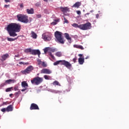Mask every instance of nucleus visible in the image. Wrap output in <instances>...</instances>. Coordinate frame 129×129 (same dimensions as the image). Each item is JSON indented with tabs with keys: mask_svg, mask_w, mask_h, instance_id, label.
Wrapping results in <instances>:
<instances>
[{
	"mask_svg": "<svg viewBox=\"0 0 129 129\" xmlns=\"http://www.w3.org/2000/svg\"><path fill=\"white\" fill-rule=\"evenodd\" d=\"M21 25L17 23H11L7 27V30L11 37H15L18 35L16 32H20Z\"/></svg>",
	"mask_w": 129,
	"mask_h": 129,
	"instance_id": "1",
	"label": "nucleus"
},
{
	"mask_svg": "<svg viewBox=\"0 0 129 129\" xmlns=\"http://www.w3.org/2000/svg\"><path fill=\"white\" fill-rule=\"evenodd\" d=\"M54 36L55 37V41L59 43L64 44L65 40L64 38L62 37V32L56 31L54 33Z\"/></svg>",
	"mask_w": 129,
	"mask_h": 129,
	"instance_id": "2",
	"label": "nucleus"
},
{
	"mask_svg": "<svg viewBox=\"0 0 129 129\" xmlns=\"http://www.w3.org/2000/svg\"><path fill=\"white\" fill-rule=\"evenodd\" d=\"M60 63L61 65H63L68 69L72 67V64L70 63V62H69V61H66L65 60H57L53 63V65L56 66L59 64V63Z\"/></svg>",
	"mask_w": 129,
	"mask_h": 129,
	"instance_id": "3",
	"label": "nucleus"
},
{
	"mask_svg": "<svg viewBox=\"0 0 129 129\" xmlns=\"http://www.w3.org/2000/svg\"><path fill=\"white\" fill-rule=\"evenodd\" d=\"M18 20L22 23H28L29 22L28 17L26 15L19 14L17 16Z\"/></svg>",
	"mask_w": 129,
	"mask_h": 129,
	"instance_id": "4",
	"label": "nucleus"
},
{
	"mask_svg": "<svg viewBox=\"0 0 129 129\" xmlns=\"http://www.w3.org/2000/svg\"><path fill=\"white\" fill-rule=\"evenodd\" d=\"M31 82L32 84L38 85L43 82V78H40L39 77H35L31 80Z\"/></svg>",
	"mask_w": 129,
	"mask_h": 129,
	"instance_id": "5",
	"label": "nucleus"
},
{
	"mask_svg": "<svg viewBox=\"0 0 129 129\" xmlns=\"http://www.w3.org/2000/svg\"><path fill=\"white\" fill-rule=\"evenodd\" d=\"M52 35L51 33L48 32L44 33L42 35V38L45 41H50L52 39Z\"/></svg>",
	"mask_w": 129,
	"mask_h": 129,
	"instance_id": "6",
	"label": "nucleus"
},
{
	"mask_svg": "<svg viewBox=\"0 0 129 129\" xmlns=\"http://www.w3.org/2000/svg\"><path fill=\"white\" fill-rule=\"evenodd\" d=\"M91 27V24L90 22L80 25V29L82 30H87L90 29Z\"/></svg>",
	"mask_w": 129,
	"mask_h": 129,
	"instance_id": "7",
	"label": "nucleus"
},
{
	"mask_svg": "<svg viewBox=\"0 0 129 129\" xmlns=\"http://www.w3.org/2000/svg\"><path fill=\"white\" fill-rule=\"evenodd\" d=\"M34 70V67L32 66H29L27 67L26 70H24V71H22L21 73L23 74H30L33 70Z\"/></svg>",
	"mask_w": 129,
	"mask_h": 129,
	"instance_id": "8",
	"label": "nucleus"
},
{
	"mask_svg": "<svg viewBox=\"0 0 129 129\" xmlns=\"http://www.w3.org/2000/svg\"><path fill=\"white\" fill-rule=\"evenodd\" d=\"M30 110H39L40 108L38 105L35 103H32L30 107Z\"/></svg>",
	"mask_w": 129,
	"mask_h": 129,
	"instance_id": "9",
	"label": "nucleus"
},
{
	"mask_svg": "<svg viewBox=\"0 0 129 129\" xmlns=\"http://www.w3.org/2000/svg\"><path fill=\"white\" fill-rule=\"evenodd\" d=\"M38 64L39 66H41L44 68L47 67V63L45 61H42L41 59L38 58L37 60Z\"/></svg>",
	"mask_w": 129,
	"mask_h": 129,
	"instance_id": "10",
	"label": "nucleus"
},
{
	"mask_svg": "<svg viewBox=\"0 0 129 129\" xmlns=\"http://www.w3.org/2000/svg\"><path fill=\"white\" fill-rule=\"evenodd\" d=\"M31 54L34 55H38V57H40L41 52L38 49L37 50L32 49Z\"/></svg>",
	"mask_w": 129,
	"mask_h": 129,
	"instance_id": "11",
	"label": "nucleus"
},
{
	"mask_svg": "<svg viewBox=\"0 0 129 129\" xmlns=\"http://www.w3.org/2000/svg\"><path fill=\"white\" fill-rule=\"evenodd\" d=\"M41 73L45 74H52V71L48 69H43L42 70H41Z\"/></svg>",
	"mask_w": 129,
	"mask_h": 129,
	"instance_id": "12",
	"label": "nucleus"
},
{
	"mask_svg": "<svg viewBox=\"0 0 129 129\" xmlns=\"http://www.w3.org/2000/svg\"><path fill=\"white\" fill-rule=\"evenodd\" d=\"M60 9L61 11L63 13H67V12L69 11V8H68V7H64V8L61 7Z\"/></svg>",
	"mask_w": 129,
	"mask_h": 129,
	"instance_id": "13",
	"label": "nucleus"
},
{
	"mask_svg": "<svg viewBox=\"0 0 129 129\" xmlns=\"http://www.w3.org/2000/svg\"><path fill=\"white\" fill-rule=\"evenodd\" d=\"M15 82H16V80L11 79H9L5 81V83L6 84H10L11 83H14Z\"/></svg>",
	"mask_w": 129,
	"mask_h": 129,
	"instance_id": "14",
	"label": "nucleus"
},
{
	"mask_svg": "<svg viewBox=\"0 0 129 129\" xmlns=\"http://www.w3.org/2000/svg\"><path fill=\"white\" fill-rule=\"evenodd\" d=\"M13 106L12 105H10L6 108V111H8V112L13 111Z\"/></svg>",
	"mask_w": 129,
	"mask_h": 129,
	"instance_id": "15",
	"label": "nucleus"
},
{
	"mask_svg": "<svg viewBox=\"0 0 129 129\" xmlns=\"http://www.w3.org/2000/svg\"><path fill=\"white\" fill-rule=\"evenodd\" d=\"M9 57V54L7 53L6 54H4V55L2 56V59H1V60L2 61L6 60L7 59V58Z\"/></svg>",
	"mask_w": 129,
	"mask_h": 129,
	"instance_id": "16",
	"label": "nucleus"
},
{
	"mask_svg": "<svg viewBox=\"0 0 129 129\" xmlns=\"http://www.w3.org/2000/svg\"><path fill=\"white\" fill-rule=\"evenodd\" d=\"M26 11H27V13L28 14H34V10L33 8H31V9H27Z\"/></svg>",
	"mask_w": 129,
	"mask_h": 129,
	"instance_id": "17",
	"label": "nucleus"
},
{
	"mask_svg": "<svg viewBox=\"0 0 129 129\" xmlns=\"http://www.w3.org/2000/svg\"><path fill=\"white\" fill-rule=\"evenodd\" d=\"M81 5V3L80 2H77L73 6V8H79V7Z\"/></svg>",
	"mask_w": 129,
	"mask_h": 129,
	"instance_id": "18",
	"label": "nucleus"
},
{
	"mask_svg": "<svg viewBox=\"0 0 129 129\" xmlns=\"http://www.w3.org/2000/svg\"><path fill=\"white\" fill-rule=\"evenodd\" d=\"M78 62L80 64H83L84 62V57H80L78 59Z\"/></svg>",
	"mask_w": 129,
	"mask_h": 129,
	"instance_id": "19",
	"label": "nucleus"
},
{
	"mask_svg": "<svg viewBox=\"0 0 129 129\" xmlns=\"http://www.w3.org/2000/svg\"><path fill=\"white\" fill-rule=\"evenodd\" d=\"M22 87L26 88L28 87V84L26 81H23L21 83Z\"/></svg>",
	"mask_w": 129,
	"mask_h": 129,
	"instance_id": "20",
	"label": "nucleus"
},
{
	"mask_svg": "<svg viewBox=\"0 0 129 129\" xmlns=\"http://www.w3.org/2000/svg\"><path fill=\"white\" fill-rule=\"evenodd\" d=\"M65 38L68 40L69 41L71 42V37H70V36L68 33H65L64 34Z\"/></svg>",
	"mask_w": 129,
	"mask_h": 129,
	"instance_id": "21",
	"label": "nucleus"
},
{
	"mask_svg": "<svg viewBox=\"0 0 129 129\" xmlns=\"http://www.w3.org/2000/svg\"><path fill=\"white\" fill-rule=\"evenodd\" d=\"M32 37L34 39H36L37 37V34L33 31L31 32Z\"/></svg>",
	"mask_w": 129,
	"mask_h": 129,
	"instance_id": "22",
	"label": "nucleus"
},
{
	"mask_svg": "<svg viewBox=\"0 0 129 129\" xmlns=\"http://www.w3.org/2000/svg\"><path fill=\"white\" fill-rule=\"evenodd\" d=\"M72 26L75 28H78L80 29L81 28V25H78L76 23H74L72 25Z\"/></svg>",
	"mask_w": 129,
	"mask_h": 129,
	"instance_id": "23",
	"label": "nucleus"
},
{
	"mask_svg": "<svg viewBox=\"0 0 129 129\" xmlns=\"http://www.w3.org/2000/svg\"><path fill=\"white\" fill-rule=\"evenodd\" d=\"M18 37L17 38H15L8 37V38H7V40L9 41H14L18 39Z\"/></svg>",
	"mask_w": 129,
	"mask_h": 129,
	"instance_id": "24",
	"label": "nucleus"
},
{
	"mask_svg": "<svg viewBox=\"0 0 129 129\" xmlns=\"http://www.w3.org/2000/svg\"><path fill=\"white\" fill-rule=\"evenodd\" d=\"M74 47L78 49H80L81 50H83L84 49L83 47L81 45H74Z\"/></svg>",
	"mask_w": 129,
	"mask_h": 129,
	"instance_id": "25",
	"label": "nucleus"
},
{
	"mask_svg": "<svg viewBox=\"0 0 129 129\" xmlns=\"http://www.w3.org/2000/svg\"><path fill=\"white\" fill-rule=\"evenodd\" d=\"M53 85L54 86L57 85V86H61L60 83H59V82L57 81H55L54 82H53Z\"/></svg>",
	"mask_w": 129,
	"mask_h": 129,
	"instance_id": "26",
	"label": "nucleus"
},
{
	"mask_svg": "<svg viewBox=\"0 0 129 129\" xmlns=\"http://www.w3.org/2000/svg\"><path fill=\"white\" fill-rule=\"evenodd\" d=\"M32 49H31V48H27V49L25 50V52L26 53H29V52H30L31 53H32Z\"/></svg>",
	"mask_w": 129,
	"mask_h": 129,
	"instance_id": "27",
	"label": "nucleus"
},
{
	"mask_svg": "<svg viewBox=\"0 0 129 129\" xmlns=\"http://www.w3.org/2000/svg\"><path fill=\"white\" fill-rule=\"evenodd\" d=\"M44 78L45 80H50L51 79V76H48V75H44Z\"/></svg>",
	"mask_w": 129,
	"mask_h": 129,
	"instance_id": "28",
	"label": "nucleus"
},
{
	"mask_svg": "<svg viewBox=\"0 0 129 129\" xmlns=\"http://www.w3.org/2000/svg\"><path fill=\"white\" fill-rule=\"evenodd\" d=\"M55 55L58 57H61L62 56V53H61V52H57Z\"/></svg>",
	"mask_w": 129,
	"mask_h": 129,
	"instance_id": "29",
	"label": "nucleus"
},
{
	"mask_svg": "<svg viewBox=\"0 0 129 129\" xmlns=\"http://www.w3.org/2000/svg\"><path fill=\"white\" fill-rule=\"evenodd\" d=\"M13 87L11 88H8L6 89V92H10L12 91V89H13Z\"/></svg>",
	"mask_w": 129,
	"mask_h": 129,
	"instance_id": "30",
	"label": "nucleus"
},
{
	"mask_svg": "<svg viewBox=\"0 0 129 129\" xmlns=\"http://www.w3.org/2000/svg\"><path fill=\"white\" fill-rule=\"evenodd\" d=\"M49 50L50 51L52 52H54L56 51V49L52 48H49Z\"/></svg>",
	"mask_w": 129,
	"mask_h": 129,
	"instance_id": "31",
	"label": "nucleus"
},
{
	"mask_svg": "<svg viewBox=\"0 0 129 129\" xmlns=\"http://www.w3.org/2000/svg\"><path fill=\"white\" fill-rule=\"evenodd\" d=\"M48 50H49V47H46L44 49V52L45 53H46Z\"/></svg>",
	"mask_w": 129,
	"mask_h": 129,
	"instance_id": "32",
	"label": "nucleus"
},
{
	"mask_svg": "<svg viewBox=\"0 0 129 129\" xmlns=\"http://www.w3.org/2000/svg\"><path fill=\"white\" fill-rule=\"evenodd\" d=\"M63 17V19H64V23H68V20L67 19H66V18H65V17Z\"/></svg>",
	"mask_w": 129,
	"mask_h": 129,
	"instance_id": "33",
	"label": "nucleus"
},
{
	"mask_svg": "<svg viewBox=\"0 0 129 129\" xmlns=\"http://www.w3.org/2000/svg\"><path fill=\"white\" fill-rule=\"evenodd\" d=\"M41 6V3H37L35 4V6L37 7H39Z\"/></svg>",
	"mask_w": 129,
	"mask_h": 129,
	"instance_id": "34",
	"label": "nucleus"
},
{
	"mask_svg": "<svg viewBox=\"0 0 129 129\" xmlns=\"http://www.w3.org/2000/svg\"><path fill=\"white\" fill-rule=\"evenodd\" d=\"M36 17L37 18H41L42 16L40 14L36 15Z\"/></svg>",
	"mask_w": 129,
	"mask_h": 129,
	"instance_id": "35",
	"label": "nucleus"
},
{
	"mask_svg": "<svg viewBox=\"0 0 129 129\" xmlns=\"http://www.w3.org/2000/svg\"><path fill=\"white\" fill-rule=\"evenodd\" d=\"M1 111H2L3 112H5V111H7V108H4L1 109Z\"/></svg>",
	"mask_w": 129,
	"mask_h": 129,
	"instance_id": "36",
	"label": "nucleus"
},
{
	"mask_svg": "<svg viewBox=\"0 0 129 129\" xmlns=\"http://www.w3.org/2000/svg\"><path fill=\"white\" fill-rule=\"evenodd\" d=\"M77 60V57L76 56L74 59H73V61L75 63Z\"/></svg>",
	"mask_w": 129,
	"mask_h": 129,
	"instance_id": "37",
	"label": "nucleus"
},
{
	"mask_svg": "<svg viewBox=\"0 0 129 129\" xmlns=\"http://www.w3.org/2000/svg\"><path fill=\"white\" fill-rule=\"evenodd\" d=\"M49 55L52 58L54 59L55 58V57L54 56V55H53V54H52V53L50 52L49 53Z\"/></svg>",
	"mask_w": 129,
	"mask_h": 129,
	"instance_id": "38",
	"label": "nucleus"
},
{
	"mask_svg": "<svg viewBox=\"0 0 129 129\" xmlns=\"http://www.w3.org/2000/svg\"><path fill=\"white\" fill-rule=\"evenodd\" d=\"M76 12H77V14L79 15H81V14L80 11H77Z\"/></svg>",
	"mask_w": 129,
	"mask_h": 129,
	"instance_id": "39",
	"label": "nucleus"
},
{
	"mask_svg": "<svg viewBox=\"0 0 129 129\" xmlns=\"http://www.w3.org/2000/svg\"><path fill=\"white\" fill-rule=\"evenodd\" d=\"M51 24L52 25H56V24H57V23L55 22H52L51 23Z\"/></svg>",
	"mask_w": 129,
	"mask_h": 129,
	"instance_id": "40",
	"label": "nucleus"
},
{
	"mask_svg": "<svg viewBox=\"0 0 129 129\" xmlns=\"http://www.w3.org/2000/svg\"><path fill=\"white\" fill-rule=\"evenodd\" d=\"M27 89V88H25V89H23L21 90V91H22V92H24Z\"/></svg>",
	"mask_w": 129,
	"mask_h": 129,
	"instance_id": "41",
	"label": "nucleus"
},
{
	"mask_svg": "<svg viewBox=\"0 0 129 129\" xmlns=\"http://www.w3.org/2000/svg\"><path fill=\"white\" fill-rule=\"evenodd\" d=\"M10 5H5L4 6V7L5 8H9L10 7Z\"/></svg>",
	"mask_w": 129,
	"mask_h": 129,
	"instance_id": "42",
	"label": "nucleus"
},
{
	"mask_svg": "<svg viewBox=\"0 0 129 129\" xmlns=\"http://www.w3.org/2000/svg\"><path fill=\"white\" fill-rule=\"evenodd\" d=\"M20 8H24L23 4H20Z\"/></svg>",
	"mask_w": 129,
	"mask_h": 129,
	"instance_id": "43",
	"label": "nucleus"
},
{
	"mask_svg": "<svg viewBox=\"0 0 129 129\" xmlns=\"http://www.w3.org/2000/svg\"><path fill=\"white\" fill-rule=\"evenodd\" d=\"M61 92L60 91H55L54 93H60Z\"/></svg>",
	"mask_w": 129,
	"mask_h": 129,
	"instance_id": "44",
	"label": "nucleus"
},
{
	"mask_svg": "<svg viewBox=\"0 0 129 129\" xmlns=\"http://www.w3.org/2000/svg\"><path fill=\"white\" fill-rule=\"evenodd\" d=\"M54 21L56 22H59V21H60V19L54 20Z\"/></svg>",
	"mask_w": 129,
	"mask_h": 129,
	"instance_id": "45",
	"label": "nucleus"
},
{
	"mask_svg": "<svg viewBox=\"0 0 129 129\" xmlns=\"http://www.w3.org/2000/svg\"><path fill=\"white\" fill-rule=\"evenodd\" d=\"M6 3H10V0H5Z\"/></svg>",
	"mask_w": 129,
	"mask_h": 129,
	"instance_id": "46",
	"label": "nucleus"
},
{
	"mask_svg": "<svg viewBox=\"0 0 129 129\" xmlns=\"http://www.w3.org/2000/svg\"><path fill=\"white\" fill-rule=\"evenodd\" d=\"M99 15L98 14H97L96 15V18L97 19H98V18H99Z\"/></svg>",
	"mask_w": 129,
	"mask_h": 129,
	"instance_id": "47",
	"label": "nucleus"
},
{
	"mask_svg": "<svg viewBox=\"0 0 129 129\" xmlns=\"http://www.w3.org/2000/svg\"><path fill=\"white\" fill-rule=\"evenodd\" d=\"M18 90V89L17 88V87H15L14 88V90L15 91H17V90Z\"/></svg>",
	"mask_w": 129,
	"mask_h": 129,
	"instance_id": "48",
	"label": "nucleus"
},
{
	"mask_svg": "<svg viewBox=\"0 0 129 129\" xmlns=\"http://www.w3.org/2000/svg\"><path fill=\"white\" fill-rule=\"evenodd\" d=\"M13 95V94H10L9 95V96H10V97H12Z\"/></svg>",
	"mask_w": 129,
	"mask_h": 129,
	"instance_id": "49",
	"label": "nucleus"
},
{
	"mask_svg": "<svg viewBox=\"0 0 129 129\" xmlns=\"http://www.w3.org/2000/svg\"><path fill=\"white\" fill-rule=\"evenodd\" d=\"M80 57H81L83 56V54H80L78 55Z\"/></svg>",
	"mask_w": 129,
	"mask_h": 129,
	"instance_id": "50",
	"label": "nucleus"
},
{
	"mask_svg": "<svg viewBox=\"0 0 129 129\" xmlns=\"http://www.w3.org/2000/svg\"><path fill=\"white\" fill-rule=\"evenodd\" d=\"M19 64H24V62H19Z\"/></svg>",
	"mask_w": 129,
	"mask_h": 129,
	"instance_id": "51",
	"label": "nucleus"
},
{
	"mask_svg": "<svg viewBox=\"0 0 129 129\" xmlns=\"http://www.w3.org/2000/svg\"><path fill=\"white\" fill-rule=\"evenodd\" d=\"M89 14H90V13H87V14H85V16L88 15Z\"/></svg>",
	"mask_w": 129,
	"mask_h": 129,
	"instance_id": "52",
	"label": "nucleus"
},
{
	"mask_svg": "<svg viewBox=\"0 0 129 129\" xmlns=\"http://www.w3.org/2000/svg\"><path fill=\"white\" fill-rule=\"evenodd\" d=\"M44 2H48V0H43Z\"/></svg>",
	"mask_w": 129,
	"mask_h": 129,
	"instance_id": "53",
	"label": "nucleus"
},
{
	"mask_svg": "<svg viewBox=\"0 0 129 129\" xmlns=\"http://www.w3.org/2000/svg\"><path fill=\"white\" fill-rule=\"evenodd\" d=\"M19 92H16L15 94H19Z\"/></svg>",
	"mask_w": 129,
	"mask_h": 129,
	"instance_id": "54",
	"label": "nucleus"
},
{
	"mask_svg": "<svg viewBox=\"0 0 129 129\" xmlns=\"http://www.w3.org/2000/svg\"><path fill=\"white\" fill-rule=\"evenodd\" d=\"M85 58H86V59L89 58V56H87Z\"/></svg>",
	"mask_w": 129,
	"mask_h": 129,
	"instance_id": "55",
	"label": "nucleus"
},
{
	"mask_svg": "<svg viewBox=\"0 0 129 129\" xmlns=\"http://www.w3.org/2000/svg\"><path fill=\"white\" fill-rule=\"evenodd\" d=\"M26 64H28V63H26Z\"/></svg>",
	"mask_w": 129,
	"mask_h": 129,
	"instance_id": "56",
	"label": "nucleus"
}]
</instances>
